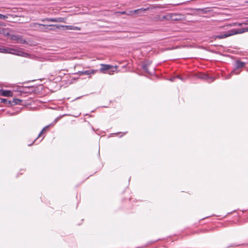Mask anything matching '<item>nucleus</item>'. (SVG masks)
<instances>
[{"instance_id":"nucleus-26","label":"nucleus","mask_w":248,"mask_h":248,"mask_svg":"<svg viewBox=\"0 0 248 248\" xmlns=\"http://www.w3.org/2000/svg\"><path fill=\"white\" fill-rule=\"evenodd\" d=\"M202 78H205V76H204V77H202Z\"/></svg>"},{"instance_id":"nucleus-4","label":"nucleus","mask_w":248,"mask_h":248,"mask_svg":"<svg viewBox=\"0 0 248 248\" xmlns=\"http://www.w3.org/2000/svg\"><path fill=\"white\" fill-rule=\"evenodd\" d=\"M47 21L66 23V18L63 17L46 18Z\"/></svg>"},{"instance_id":"nucleus-7","label":"nucleus","mask_w":248,"mask_h":248,"mask_svg":"<svg viewBox=\"0 0 248 248\" xmlns=\"http://www.w3.org/2000/svg\"><path fill=\"white\" fill-rule=\"evenodd\" d=\"M149 9V8H140L139 9H137L136 10H138V12L136 13V14H137L140 16H141L143 14V12L146 11L147 10H148Z\"/></svg>"},{"instance_id":"nucleus-9","label":"nucleus","mask_w":248,"mask_h":248,"mask_svg":"<svg viewBox=\"0 0 248 248\" xmlns=\"http://www.w3.org/2000/svg\"><path fill=\"white\" fill-rule=\"evenodd\" d=\"M237 23H232V24H228V25H224L222 27H218L219 29H226V27H232V26H237Z\"/></svg>"},{"instance_id":"nucleus-17","label":"nucleus","mask_w":248,"mask_h":248,"mask_svg":"<svg viewBox=\"0 0 248 248\" xmlns=\"http://www.w3.org/2000/svg\"><path fill=\"white\" fill-rule=\"evenodd\" d=\"M138 12V10L129 11L126 13L127 16H133L136 14V13Z\"/></svg>"},{"instance_id":"nucleus-21","label":"nucleus","mask_w":248,"mask_h":248,"mask_svg":"<svg viewBox=\"0 0 248 248\" xmlns=\"http://www.w3.org/2000/svg\"><path fill=\"white\" fill-rule=\"evenodd\" d=\"M7 17V16L0 14V19H6Z\"/></svg>"},{"instance_id":"nucleus-6","label":"nucleus","mask_w":248,"mask_h":248,"mask_svg":"<svg viewBox=\"0 0 248 248\" xmlns=\"http://www.w3.org/2000/svg\"><path fill=\"white\" fill-rule=\"evenodd\" d=\"M60 27L64 28L65 30H67L80 31L81 29L79 27L69 25H60Z\"/></svg>"},{"instance_id":"nucleus-2","label":"nucleus","mask_w":248,"mask_h":248,"mask_svg":"<svg viewBox=\"0 0 248 248\" xmlns=\"http://www.w3.org/2000/svg\"><path fill=\"white\" fill-rule=\"evenodd\" d=\"M97 72V70L96 69H92L89 70H85L83 71H78L75 74H77L78 76H83V75H94Z\"/></svg>"},{"instance_id":"nucleus-19","label":"nucleus","mask_w":248,"mask_h":248,"mask_svg":"<svg viewBox=\"0 0 248 248\" xmlns=\"http://www.w3.org/2000/svg\"><path fill=\"white\" fill-rule=\"evenodd\" d=\"M240 71L239 70V69L236 68L235 69H234L233 71H232L231 72V74L237 75V74H239L240 73Z\"/></svg>"},{"instance_id":"nucleus-20","label":"nucleus","mask_w":248,"mask_h":248,"mask_svg":"<svg viewBox=\"0 0 248 248\" xmlns=\"http://www.w3.org/2000/svg\"><path fill=\"white\" fill-rule=\"evenodd\" d=\"M4 52H5L6 53H12V54H15L14 52L11 51L13 50L11 48L4 49Z\"/></svg>"},{"instance_id":"nucleus-13","label":"nucleus","mask_w":248,"mask_h":248,"mask_svg":"<svg viewBox=\"0 0 248 248\" xmlns=\"http://www.w3.org/2000/svg\"><path fill=\"white\" fill-rule=\"evenodd\" d=\"M0 100L1 103H3L4 104H9V105L12 104V103H11V101L8 100L6 99L0 98Z\"/></svg>"},{"instance_id":"nucleus-1","label":"nucleus","mask_w":248,"mask_h":248,"mask_svg":"<svg viewBox=\"0 0 248 248\" xmlns=\"http://www.w3.org/2000/svg\"><path fill=\"white\" fill-rule=\"evenodd\" d=\"M248 31V27L242 29H232L228 31L227 32H225L223 34H221L220 35H215L214 36V38L216 40L217 39H221L225 38H227L228 37L237 34H241L245 32Z\"/></svg>"},{"instance_id":"nucleus-11","label":"nucleus","mask_w":248,"mask_h":248,"mask_svg":"<svg viewBox=\"0 0 248 248\" xmlns=\"http://www.w3.org/2000/svg\"><path fill=\"white\" fill-rule=\"evenodd\" d=\"M49 26H50L49 29V31H54L57 29H59L60 27V26H58L56 25H49Z\"/></svg>"},{"instance_id":"nucleus-10","label":"nucleus","mask_w":248,"mask_h":248,"mask_svg":"<svg viewBox=\"0 0 248 248\" xmlns=\"http://www.w3.org/2000/svg\"><path fill=\"white\" fill-rule=\"evenodd\" d=\"M245 65V63L244 62L239 61L236 62V68L237 69L243 67Z\"/></svg>"},{"instance_id":"nucleus-3","label":"nucleus","mask_w":248,"mask_h":248,"mask_svg":"<svg viewBox=\"0 0 248 248\" xmlns=\"http://www.w3.org/2000/svg\"><path fill=\"white\" fill-rule=\"evenodd\" d=\"M100 65H101V67L99 69V71H100V72L103 73V74H106L107 71L110 70V69L113 68V66H112V65H110L109 64H103V63H101L100 64Z\"/></svg>"},{"instance_id":"nucleus-18","label":"nucleus","mask_w":248,"mask_h":248,"mask_svg":"<svg viewBox=\"0 0 248 248\" xmlns=\"http://www.w3.org/2000/svg\"><path fill=\"white\" fill-rule=\"evenodd\" d=\"M18 56H23V57H27L29 55L27 53H24L23 52H19L18 53L16 54Z\"/></svg>"},{"instance_id":"nucleus-23","label":"nucleus","mask_w":248,"mask_h":248,"mask_svg":"<svg viewBox=\"0 0 248 248\" xmlns=\"http://www.w3.org/2000/svg\"><path fill=\"white\" fill-rule=\"evenodd\" d=\"M113 72H114V71H112V70H111V71H110L108 73V74L109 75H113Z\"/></svg>"},{"instance_id":"nucleus-15","label":"nucleus","mask_w":248,"mask_h":248,"mask_svg":"<svg viewBox=\"0 0 248 248\" xmlns=\"http://www.w3.org/2000/svg\"><path fill=\"white\" fill-rule=\"evenodd\" d=\"M38 25L40 26H43L44 27V30L45 31H49V25H44V24H38Z\"/></svg>"},{"instance_id":"nucleus-22","label":"nucleus","mask_w":248,"mask_h":248,"mask_svg":"<svg viewBox=\"0 0 248 248\" xmlns=\"http://www.w3.org/2000/svg\"><path fill=\"white\" fill-rule=\"evenodd\" d=\"M115 13H119L122 15H126L127 12L125 11H122V12H116Z\"/></svg>"},{"instance_id":"nucleus-14","label":"nucleus","mask_w":248,"mask_h":248,"mask_svg":"<svg viewBox=\"0 0 248 248\" xmlns=\"http://www.w3.org/2000/svg\"><path fill=\"white\" fill-rule=\"evenodd\" d=\"M170 15H172V18H171L170 20L175 21L179 19V18L177 17L178 15L176 14H170Z\"/></svg>"},{"instance_id":"nucleus-24","label":"nucleus","mask_w":248,"mask_h":248,"mask_svg":"<svg viewBox=\"0 0 248 248\" xmlns=\"http://www.w3.org/2000/svg\"><path fill=\"white\" fill-rule=\"evenodd\" d=\"M244 23H237V26H241Z\"/></svg>"},{"instance_id":"nucleus-5","label":"nucleus","mask_w":248,"mask_h":248,"mask_svg":"<svg viewBox=\"0 0 248 248\" xmlns=\"http://www.w3.org/2000/svg\"><path fill=\"white\" fill-rule=\"evenodd\" d=\"M0 94L3 96L12 97L13 93L10 90H0Z\"/></svg>"},{"instance_id":"nucleus-8","label":"nucleus","mask_w":248,"mask_h":248,"mask_svg":"<svg viewBox=\"0 0 248 248\" xmlns=\"http://www.w3.org/2000/svg\"><path fill=\"white\" fill-rule=\"evenodd\" d=\"M172 15H170V14H168L165 16H164L162 18L160 19L161 21H163L164 20H170L171 18H172Z\"/></svg>"},{"instance_id":"nucleus-12","label":"nucleus","mask_w":248,"mask_h":248,"mask_svg":"<svg viewBox=\"0 0 248 248\" xmlns=\"http://www.w3.org/2000/svg\"><path fill=\"white\" fill-rule=\"evenodd\" d=\"M21 102V100L18 99H13V101L11 102V103H12V104H10V105L20 104Z\"/></svg>"},{"instance_id":"nucleus-16","label":"nucleus","mask_w":248,"mask_h":248,"mask_svg":"<svg viewBox=\"0 0 248 248\" xmlns=\"http://www.w3.org/2000/svg\"><path fill=\"white\" fill-rule=\"evenodd\" d=\"M47 128V127H44L42 130V131H41V132L40 133V134H39L38 137L33 141V142H34L38 138H39V137H40L42 135V134H43L46 130V128Z\"/></svg>"},{"instance_id":"nucleus-25","label":"nucleus","mask_w":248,"mask_h":248,"mask_svg":"<svg viewBox=\"0 0 248 248\" xmlns=\"http://www.w3.org/2000/svg\"><path fill=\"white\" fill-rule=\"evenodd\" d=\"M118 67V66L117 65H115V66H113V68H115V69H117Z\"/></svg>"}]
</instances>
